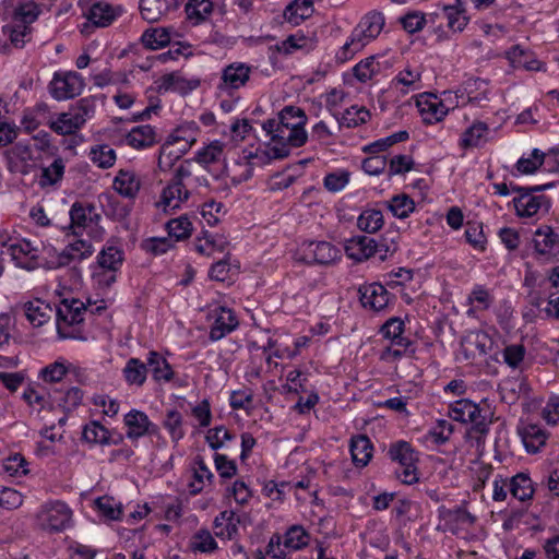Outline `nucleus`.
<instances>
[{
    "mask_svg": "<svg viewBox=\"0 0 559 559\" xmlns=\"http://www.w3.org/2000/svg\"><path fill=\"white\" fill-rule=\"evenodd\" d=\"M307 120V115L301 108L285 106L277 118L264 121L262 129L267 136H273L290 150L306 144L308 140V133L305 130Z\"/></svg>",
    "mask_w": 559,
    "mask_h": 559,
    "instance_id": "1",
    "label": "nucleus"
},
{
    "mask_svg": "<svg viewBox=\"0 0 559 559\" xmlns=\"http://www.w3.org/2000/svg\"><path fill=\"white\" fill-rule=\"evenodd\" d=\"M491 415L488 407L468 399H461L449 405V416L455 421L471 425L468 433L477 440L488 435Z\"/></svg>",
    "mask_w": 559,
    "mask_h": 559,
    "instance_id": "2",
    "label": "nucleus"
},
{
    "mask_svg": "<svg viewBox=\"0 0 559 559\" xmlns=\"http://www.w3.org/2000/svg\"><path fill=\"white\" fill-rule=\"evenodd\" d=\"M389 460L396 464L394 474L404 485H414L419 481V452L405 440L391 442L386 450Z\"/></svg>",
    "mask_w": 559,
    "mask_h": 559,
    "instance_id": "3",
    "label": "nucleus"
},
{
    "mask_svg": "<svg viewBox=\"0 0 559 559\" xmlns=\"http://www.w3.org/2000/svg\"><path fill=\"white\" fill-rule=\"evenodd\" d=\"M551 186V183L534 187L512 186V191L519 193L512 201L516 215L521 218H530L538 216L540 213H547L550 207V199L536 192Z\"/></svg>",
    "mask_w": 559,
    "mask_h": 559,
    "instance_id": "4",
    "label": "nucleus"
},
{
    "mask_svg": "<svg viewBox=\"0 0 559 559\" xmlns=\"http://www.w3.org/2000/svg\"><path fill=\"white\" fill-rule=\"evenodd\" d=\"M95 102L93 98H81L69 111L60 114L49 123L52 131L61 135L74 133L94 116Z\"/></svg>",
    "mask_w": 559,
    "mask_h": 559,
    "instance_id": "5",
    "label": "nucleus"
},
{
    "mask_svg": "<svg viewBox=\"0 0 559 559\" xmlns=\"http://www.w3.org/2000/svg\"><path fill=\"white\" fill-rule=\"evenodd\" d=\"M189 163L180 164L175 170L170 182L163 189L158 205L163 206L165 212L180 209L181 204L189 200L191 190L186 179L191 176Z\"/></svg>",
    "mask_w": 559,
    "mask_h": 559,
    "instance_id": "6",
    "label": "nucleus"
},
{
    "mask_svg": "<svg viewBox=\"0 0 559 559\" xmlns=\"http://www.w3.org/2000/svg\"><path fill=\"white\" fill-rule=\"evenodd\" d=\"M298 260L309 265L330 266L342 258L341 249L332 242L304 241L297 251Z\"/></svg>",
    "mask_w": 559,
    "mask_h": 559,
    "instance_id": "7",
    "label": "nucleus"
},
{
    "mask_svg": "<svg viewBox=\"0 0 559 559\" xmlns=\"http://www.w3.org/2000/svg\"><path fill=\"white\" fill-rule=\"evenodd\" d=\"M72 514V510L66 502L53 500L40 507L37 519L43 528L61 532L70 527Z\"/></svg>",
    "mask_w": 559,
    "mask_h": 559,
    "instance_id": "8",
    "label": "nucleus"
},
{
    "mask_svg": "<svg viewBox=\"0 0 559 559\" xmlns=\"http://www.w3.org/2000/svg\"><path fill=\"white\" fill-rule=\"evenodd\" d=\"M2 247L7 248V252L17 267L34 271L39 266V250L29 240L10 237L2 241Z\"/></svg>",
    "mask_w": 559,
    "mask_h": 559,
    "instance_id": "9",
    "label": "nucleus"
},
{
    "mask_svg": "<svg viewBox=\"0 0 559 559\" xmlns=\"http://www.w3.org/2000/svg\"><path fill=\"white\" fill-rule=\"evenodd\" d=\"M85 86L83 76L75 71H59L49 83L50 95L57 100H66L80 95Z\"/></svg>",
    "mask_w": 559,
    "mask_h": 559,
    "instance_id": "10",
    "label": "nucleus"
},
{
    "mask_svg": "<svg viewBox=\"0 0 559 559\" xmlns=\"http://www.w3.org/2000/svg\"><path fill=\"white\" fill-rule=\"evenodd\" d=\"M533 247L537 261L554 262L559 259V234L548 225L540 226L533 235Z\"/></svg>",
    "mask_w": 559,
    "mask_h": 559,
    "instance_id": "11",
    "label": "nucleus"
},
{
    "mask_svg": "<svg viewBox=\"0 0 559 559\" xmlns=\"http://www.w3.org/2000/svg\"><path fill=\"white\" fill-rule=\"evenodd\" d=\"M253 68L245 62H233L222 69L216 91L231 96L250 80Z\"/></svg>",
    "mask_w": 559,
    "mask_h": 559,
    "instance_id": "12",
    "label": "nucleus"
},
{
    "mask_svg": "<svg viewBox=\"0 0 559 559\" xmlns=\"http://www.w3.org/2000/svg\"><path fill=\"white\" fill-rule=\"evenodd\" d=\"M209 319L212 320L209 338L217 342L235 331L239 321L235 312L225 306H216L209 312Z\"/></svg>",
    "mask_w": 559,
    "mask_h": 559,
    "instance_id": "13",
    "label": "nucleus"
},
{
    "mask_svg": "<svg viewBox=\"0 0 559 559\" xmlns=\"http://www.w3.org/2000/svg\"><path fill=\"white\" fill-rule=\"evenodd\" d=\"M127 427L126 436L131 441H136L145 436H158L159 427L150 420L148 416L138 409H131L123 417Z\"/></svg>",
    "mask_w": 559,
    "mask_h": 559,
    "instance_id": "14",
    "label": "nucleus"
},
{
    "mask_svg": "<svg viewBox=\"0 0 559 559\" xmlns=\"http://www.w3.org/2000/svg\"><path fill=\"white\" fill-rule=\"evenodd\" d=\"M358 293L362 307L373 311L383 310L393 297L382 284L376 282L361 285Z\"/></svg>",
    "mask_w": 559,
    "mask_h": 559,
    "instance_id": "15",
    "label": "nucleus"
},
{
    "mask_svg": "<svg viewBox=\"0 0 559 559\" xmlns=\"http://www.w3.org/2000/svg\"><path fill=\"white\" fill-rule=\"evenodd\" d=\"M416 106L423 120L429 124L440 121L449 112V107L432 93L419 94L416 97Z\"/></svg>",
    "mask_w": 559,
    "mask_h": 559,
    "instance_id": "16",
    "label": "nucleus"
},
{
    "mask_svg": "<svg viewBox=\"0 0 559 559\" xmlns=\"http://www.w3.org/2000/svg\"><path fill=\"white\" fill-rule=\"evenodd\" d=\"M421 75L423 70L420 67L407 64L392 79L390 87L405 96L423 87Z\"/></svg>",
    "mask_w": 559,
    "mask_h": 559,
    "instance_id": "17",
    "label": "nucleus"
},
{
    "mask_svg": "<svg viewBox=\"0 0 559 559\" xmlns=\"http://www.w3.org/2000/svg\"><path fill=\"white\" fill-rule=\"evenodd\" d=\"M86 308L84 304L78 299H64L57 309V329L60 334L69 326L80 324L84 320Z\"/></svg>",
    "mask_w": 559,
    "mask_h": 559,
    "instance_id": "18",
    "label": "nucleus"
},
{
    "mask_svg": "<svg viewBox=\"0 0 559 559\" xmlns=\"http://www.w3.org/2000/svg\"><path fill=\"white\" fill-rule=\"evenodd\" d=\"M94 252V248L90 240L78 239L68 243L64 249L58 253L56 262L51 267H63L73 262H81L90 258Z\"/></svg>",
    "mask_w": 559,
    "mask_h": 559,
    "instance_id": "19",
    "label": "nucleus"
},
{
    "mask_svg": "<svg viewBox=\"0 0 559 559\" xmlns=\"http://www.w3.org/2000/svg\"><path fill=\"white\" fill-rule=\"evenodd\" d=\"M225 144L218 140L212 141L209 145L197 151L193 163H198L207 173H210L215 179L221 177V174H216L212 170V165L223 162L224 169L226 168L225 156H224Z\"/></svg>",
    "mask_w": 559,
    "mask_h": 559,
    "instance_id": "20",
    "label": "nucleus"
},
{
    "mask_svg": "<svg viewBox=\"0 0 559 559\" xmlns=\"http://www.w3.org/2000/svg\"><path fill=\"white\" fill-rule=\"evenodd\" d=\"M495 302V296L485 285L476 284L466 297V316L478 318L480 313L489 310Z\"/></svg>",
    "mask_w": 559,
    "mask_h": 559,
    "instance_id": "21",
    "label": "nucleus"
},
{
    "mask_svg": "<svg viewBox=\"0 0 559 559\" xmlns=\"http://www.w3.org/2000/svg\"><path fill=\"white\" fill-rule=\"evenodd\" d=\"M506 58L514 69H524L526 71H546L545 63L539 61L533 51L524 49L520 45H514L508 51H506Z\"/></svg>",
    "mask_w": 559,
    "mask_h": 559,
    "instance_id": "22",
    "label": "nucleus"
},
{
    "mask_svg": "<svg viewBox=\"0 0 559 559\" xmlns=\"http://www.w3.org/2000/svg\"><path fill=\"white\" fill-rule=\"evenodd\" d=\"M519 436L528 453H537L546 445L549 433L540 425L526 423L518 427Z\"/></svg>",
    "mask_w": 559,
    "mask_h": 559,
    "instance_id": "23",
    "label": "nucleus"
},
{
    "mask_svg": "<svg viewBox=\"0 0 559 559\" xmlns=\"http://www.w3.org/2000/svg\"><path fill=\"white\" fill-rule=\"evenodd\" d=\"M156 83L159 93L177 92L183 95L198 88L200 85L198 79H186L179 72L166 73Z\"/></svg>",
    "mask_w": 559,
    "mask_h": 559,
    "instance_id": "24",
    "label": "nucleus"
},
{
    "mask_svg": "<svg viewBox=\"0 0 559 559\" xmlns=\"http://www.w3.org/2000/svg\"><path fill=\"white\" fill-rule=\"evenodd\" d=\"M82 437L91 444L100 445H117L123 440L122 435L111 433L105 426L96 420H92L84 426Z\"/></svg>",
    "mask_w": 559,
    "mask_h": 559,
    "instance_id": "25",
    "label": "nucleus"
},
{
    "mask_svg": "<svg viewBox=\"0 0 559 559\" xmlns=\"http://www.w3.org/2000/svg\"><path fill=\"white\" fill-rule=\"evenodd\" d=\"M488 94L489 87L487 81L471 78L463 83L456 96L462 98V105L465 103L481 105L483 102L488 100Z\"/></svg>",
    "mask_w": 559,
    "mask_h": 559,
    "instance_id": "26",
    "label": "nucleus"
},
{
    "mask_svg": "<svg viewBox=\"0 0 559 559\" xmlns=\"http://www.w3.org/2000/svg\"><path fill=\"white\" fill-rule=\"evenodd\" d=\"M182 0H140V11L142 17L154 23L159 21L170 11L176 10Z\"/></svg>",
    "mask_w": 559,
    "mask_h": 559,
    "instance_id": "27",
    "label": "nucleus"
},
{
    "mask_svg": "<svg viewBox=\"0 0 559 559\" xmlns=\"http://www.w3.org/2000/svg\"><path fill=\"white\" fill-rule=\"evenodd\" d=\"M376 248V240L367 236H355L344 243V251L347 258L362 262L373 257L372 249Z\"/></svg>",
    "mask_w": 559,
    "mask_h": 559,
    "instance_id": "28",
    "label": "nucleus"
},
{
    "mask_svg": "<svg viewBox=\"0 0 559 559\" xmlns=\"http://www.w3.org/2000/svg\"><path fill=\"white\" fill-rule=\"evenodd\" d=\"M371 41L368 36L360 31L356 25L343 46L336 51L335 60L338 63H345L354 58V56L361 51Z\"/></svg>",
    "mask_w": 559,
    "mask_h": 559,
    "instance_id": "29",
    "label": "nucleus"
},
{
    "mask_svg": "<svg viewBox=\"0 0 559 559\" xmlns=\"http://www.w3.org/2000/svg\"><path fill=\"white\" fill-rule=\"evenodd\" d=\"M371 41L368 36L360 31L356 25L343 46L336 51L335 60L338 63H345L354 58V56L361 51Z\"/></svg>",
    "mask_w": 559,
    "mask_h": 559,
    "instance_id": "30",
    "label": "nucleus"
},
{
    "mask_svg": "<svg viewBox=\"0 0 559 559\" xmlns=\"http://www.w3.org/2000/svg\"><path fill=\"white\" fill-rule=\"evenodd\" d=\"M289 153L288 146L270 136V141L264 148L259 147L254 152H250L247 158L253 160L252 164L254 165H264L272 159L285 158Z\"/></svg>",
    "mask_w": 559,
    "mask_h": 559,
    "instance_id": "31",
    "label": "nucleus"
},
{
    "mask_svg": "<svg viewBox=\"0 0 559 559\" xmlns=\"http://www.w3.org/2000/svg\"><path fill=\"white\" fill-rule=\"evenodd\" d=\"M123 12L121 5H111L108 2H95L88 10L87 19L95 26L106 27L110 25Z\"/></svg>",
    "mask_w": 559,
    "mask_h": 559,
    "instance_id": "32",
    "label": "nucleus"
},
{
    "mask_svg": "<svg viewBox=\"0 0 559 559\" xmlns=\"http://www.w3.org/2000/svg\"><path fill=\"white\" fill-rule=\"evenodd\" d=\"M66 173V162L62 157H56L50 165L40 167L38 186L41 189H57L60 187Z\"/></svg>",
    "mask_w": 559,
    "mask_h": 559,
    "instance_id": "33",
    "label": "nucleus"
},
{
    "mask_svg": "<svg viewBox=\"0 0 559 559\" xmlns=\"http://www.w3.org/2000/svg\"><path fill=\"white\" fill-rule=\"evenodd\" d=\"M147 373L151 372L152 378L156 382H169L173 380L175 372L167 359L158 352L151 350L146 355Z\"/></svg>",
    "mask_w": 559,
    "mask_h": 559,
    "instance_id": "34",
    "label": "nucleus"
},
{
    "mask_svg": "<svg viewBox=\"0 0 559 559\" xmlns=\"http://www.w3.org/2000/svg\"><path fill=\"white\" fill-rule=\"evenodd\" d=\"M441 8V13L436 12L437 16H442L447 20V26L453 32H462L468 24V17L465 14V9L461 0H456L455 4H438Z\"/></svg>",
    "mask_w": 559,
    "mask_h": 559,
    "instance_id": "35",
    "label": "nucleus"
},
{
    "mask_svg": "<svg viewBox=\"0 0 559 559\" xmlns=\"http://www.w3.org/2000/svg\"><path fill=\"white\" fill-rule=\"evenodd\" d=\"M71 227L81 229L96 224L99 215L96 213V207L93 204H83L74 202L69 212Z\"/></svg>",
    "mask_w": 559,
    "mask_h": 559,
    "instance_id": "36",
    "label": "nucleus"
},
{
    "mask_svg": "<svg viewBox=\"0 0 559 559\" xmlns=\"http://www.w3.org/2000/svg\"><path fill=\"white\" fill-rule=\"evenodd\" d=\"M404 321L399 317H392L382 324L380 333L384 338L389 340L392 345L401 348H408L412 345V342L409 338L404 336Z\"/></svg>",
    "mask_w": 559,
    "mask_h": 559,
    "instance_id": "37",
    "label": "nucleus"
},
{
    "mask_svg": "<svg viewBox=\"0 0 559 559\" xmlns=\"http://www.w3.org/2000/svg\"><path fill=\"white\" fill-rule=\"evenodd\" d=\"M114 188L120 195L133 199L140 191L141 181L134 171L121 169L114 180Z\"/></svg>",
    "mask_w": 559,
    "mask_h": 559,
    "instance_id": "38",
    "label": "nucleus"
},
{
    "mask_svg": "<svg viewBox=\"0 0 559 559\" xmlns=\"http://www.w3.org/2000/svg\"><path fill=\"white\" fill-rule=\"evenodd\" d=\"M122 376L128 385L142 388L147 379L146 362L134 357L128 359Z\"/></svg>",
    "mask_w": 559,
    "mask_h": 559,
    "instance_id": "39",
    "label": "nucleus"
},
{
    "mask_svg": "<svg viewBox=\"0 0 559 559\" xmlns=\"http://www.w3.org/2000/svg\"><path fill=\"white\" fill-rule=\"evenodd\" d=\"M128 145L142 150L156 143L155 129L150 124L134 127L126 136Z\"/></svg>",
    "mask_w": 559,
    "mask_h": 559,
    "instance_id": "40",
    "label": "nucleus"
},
{
    "mask_svg": "<svg viewBox=\"0 0 559 559\" xmlns=\"http://www.w3.org/2000/svg\"><path fill=\"white\" fill-rule=\"evenodd\" d=\"M23 310L27 320L34 326H41L48 322L52 312L49 304H46L40 299H34L25 302L23 305Z\"/></svg>",
    "mask_w": 559,
    "mask_h": 559,
    "instance_id": "41",
    "label": "nucleus"
},
{
    "mask_svg": "<svg viewBox=\"0 0 559 559\" xmlns=\"http://www.w3.org/2000/svg\"><path fill=\"white\" fill-rule=\"evenodd\" d=\"M372 443L367 436L358 435L350 440V454L358 467L366 466L372 457Z\"/></svg>",
    "mask_w": 559,
    "mask_h": 559,
    "instance_id": "42",
    "label": "nucleus"
},
{
    "mask_svg": "<svg viewBox=\"0 0 559 559\" xmlns=\"http://www.w3.org/2000/svg\"><path fill=\"white\" fill-rule=\"evenodd\" d=\"M214 9L213 0H188L185 7L187 19L199 25L207 20Z\"/></svg>",
    "mask_w": 559,
    "mask_h": 559,
    "instance_id": "43",
    "label": "nucleus"
},
{
    "mask_svg": "<svg viewBox=\"0 0 559 559\" xmlns=\"http://www.w3.org/2000/svg\"><path fill=\"white\" fill-rule=\"evenodd\" d=\"M384 225V216L381 210L366 207L357 218V226L361 231L374 234Z\"/></svg>",
    "mask_w": 559,
    "mask_h": 559,
    "instance_id": "44",
    "label": "nucleus"
},
{
    "mask_svg": "<svg viewBox=\"0 0 559 559\" xmlns=\"http://www.w3.org/2000/svg\"><path fill=\"white\" fill-rule=\"evenodd\" d=\"M189 549L194 554H213L218 549V544L209 530L197 531L189 540Z\"/></svg>",
    "mask_w": 559,
    "mask_h": 559,
    "instance_id": "45",
    "label": "nucleus"
},
{
    "mask_svg": "<svg viewBox=\"0 0 559 559\" xmlns=\"http://www.w3.org/2000/svg\"><path fill=\"white\" fill-rule=\"evenodd\" d=\"M28 473V462L21 453H12L0 461V474L9 477H22Z\"/></svg>",
    "mask_w": 559,
    "mask_h": 559,
    "instance_id": "46",
    "label": "nucleus"
},
{
    "mask_svg": "<svg viewBox=\"0 0 559 559\" xmlns=\"http://www.w3.org/2000/svg\"><path fill=\"white\" fill-rule=\"evenodd\" d=\"M509 491L520 501L530 500L534 493L533 481L527 474L519 473L509 480Z\"/></svg>",
    "mask_w": 559,
    "mask_h": 559,
    "instance_id": "47",
    "label": "nucleus"
},
{
    "mask_svg": "<svg viewBox=\"0 0 559 559\" xmlns=\"http://www.w3.org/2000/svg\"><path fill=\"white\" fill-rule=\"evenodd\" d=\"M213 477V473L201 457L195 459L192 479L188 483L189 493L192 496L200 493L204 488L205 481H211Z\"/></svg>",
    "mask_w": 559,
    "mask_h": 559,
    "instance_id": "48",
    "label": "nucleus"
},
{
    "mask_svg": "<svg viewBox=\"0 0 559 559\" xmlns=\"http://www.w3.org/2000/svg\"><path fill=\"white\" fill-rule=\"evenodd\" d=\"M386 209L396 218H407L415 211L414 200L405 193L393 195L384 202Z\"/></svg>",
    "mask_w": 559,
    "mask_h": 559,
    "instance_id": "49",
    "label": "nucleus"
},
{
    "mask_svg": "<svg viewBox=\"0 0 559 559\" xmlns=\"http://www.w3.org/2000/svg\"><path fill=\"white\" fill-rule=\"evenodd\" d=\"M88 157L92 163L102 169L110 168L115 165L116 151L108 144H97L90 148Z\"/></svg>",
    "mask_w": 559,
    "mask_h": 559,
    "instance_id": "50",
    "label": "nucleus"
},
{
    "mask_svg": "<svg viewBox=\"0 0 559 559\" xmlns=\"http://www.w3.org/2000/svg\"><path fill=\"white\" fill-rule=\"evenodd\" d=\"M40 14V9L35 0H17L13 11V21L29 25Z\"/></svg>",
    "mask_w": 559,
    "mask_h": 559,
    "instance_id": "51",
    "label": "nucleus"
},
{
    "mask_svg": "<svg viewBox=\"0 0 559 559\" xmlns=\"http://www.w3.org/2000/svg\"><path fill=\"white\" fill-rule=\"evenodd\" d=\"M384 23L385 19L381 12H369L359 21L357 26L368 36V39L372 41L382 32Z\"/></svg>",
    "mask_w": 559,
    "mask_h": 559,
    "instance_id": "52",
    "label": "nucleus"
},
{
    "mask_svg": "<svg viewBox=\"0 0 559 559\" xmlns=\"http://www.w3.org/2000/svg\"><path fill=\"white\" fill-rule=\"evenodd\" d=\"M163 427L167 430L173 442L177 443L185 435L183 417L177 409H168L163 419Z\"/></svg>",
    "mask_w": 559,
    "mask_h": 559,
    "instance_id": "53",
    "label": "nucleus"
},
{
    "mask_svg": "<svg viewBox=\"0 0 559 559\" xmlns=\"http://www.w3.org/2000/svg\"><path fill=\"white\" fill-rule=\"evenodd\" d=\"M3 34L8 36L15 48H23L31 40L32 27L13 21L11 24L3 26Z\"/></svg>",
    "mask_w": 559,
    "mask_h": 559,
    "instance_id": "54",
    "label": "nucleus"
},
{
    "mask_svg": "<svg viewBox=\"0 0 559 559\" xmlns=\"http://www.w3.org/2000/svg\"><path fill=\"white\" fill-rule=\"evenodd\" d=\"M181 157L182 151L176 150V145L171 141L165 140L159 148L157 167L160 171L167 173Z\"/></svg>",
    "mask_w": 559,
    "mask_h": 559,
    "instance_id": "55",
    "label": "nucleus"
},
{
    "mask_svg": "<svg viewBox=\"0 0 559 559\" xmlns=\"http://www.w3.org/2000/svg\"><path fill=\"white\" fill-rule=\"evenodd\" d=\"M370 118L369 111L365 107L352 106L347 108L338 118L340 128H356L366 123Z\"/></svg>",
    "mask_w": 559,
    "mask_h": 559,
    "instance_id": "56",
    "label": "nucleus"
},
{
    "mask_svg": "<svg viewBox=\"0 0 559 559\" xmlns=\"http://www.w3.org/2000/svg\"><path fill=\"white\" fill-rule=\"evenodd\" d=\"M142 43L152 50L160 49L170 43V33L167 28L158 27L147 29L142 34Z\"/></svg>",
    "mask_w": 559,
    "mask_h": 559,
    "instance_id": "57",
    "label": "nucleus"
},
{
    "mask_svg": "<svg viewBox=\"0 0 559 559\" xmlns=\"http://www.w3.org/2000/svg\"><path fill=\"white\" fill-rule=\"evenodd\" d=\"M166 228L171 240L180 241L190 237L192 233V223L187 215H181L168 221Z\"/></svg>",
    "mask_w": 559,
    "mask_h": 559,
    "instance_id": "58",
    "label": "nucleus"
},
{
    "mask_svg": "<svg viewBox=\"0 0 559 559\" xmlns=\"http://www.w3.org/2000/svg\"><path fill=\"white\" fill-rule=\"evenodd\" d=\"M310 535L301 525L290 526L284 537V546L290 550H299L309 544Z\"/></svg>",
    "mask_w": 559,
    "mask_h": 559,
    "instance_id": "59",
    "label": "nucleus"
},
{
    "mask_svg": "<svg viewBox=\"0 0 559 559\" xmlns=\"http://www.w3.org/2000/svg\"><path fill=\"white\" fill-rule=\"evenodd\" d=\"M380 71V66L376 61L374 56H369L360 60L354 68V76L361 83H366L371 80Z\"/></svg>",
    "mask_w": 559,
    "mask_h": 559,
    "instance_id": "60",
    "label": "nucleus"
},
{
    "mask_svg": "<svg viewBox=\"0 0 559 559\" xmlns=\"http://www.w3.org/2000/svg\"><path fill=\"white\" fill-rule=\"evenodd\" d=\"M97 511L107 520L117 521L122 514V506L112 497L103 496L95 500Z\"/></svg>",
    "mask_w": 559,
    "mask_h": 559,
    "instance_id": "61",
    "label": "nucleus"
},
{
    "mask_svg": "<svg viewBox=\"0 0 559 559\" xmlns=\"http://www.w3.org/2000/svg\"><path fill=\"white\" fill-rule=\"evenodd\" d=\"M97 261L100 269L119 270L123 262V252L117 247L103 249Z\"/></svg>",
    "mask_w": 559,
    "mask_h": 559,
    "instance_id": "62",
    "label": "nucleus"
},
{
    "mask_svg": "<svg viewBox=\"0 0 559 559\" xmlns=\"http://www.w3.org/2000/svg\"><path fill=\"white\" fill-rule=\"evenodd\" d=\"M453 433V425L445 420H437L436 425L426 433V439L435 444H444Z\"/></svg>",
    "mask_w": 559,
    "mask_h": 559,
    "instance_id": "63",
    "label": "nucleus"
},
{
    "mask_svg": "<svg viewBox=\"0 0 559 559\" xmlns=\"http://www.w3.org/2000/svg\"><path fill=\"white\" fill-rule=\"evenodd\" d=\"M533 305L538 308L543 319L559 320V294H550L546 301H543L542 298H536Z\"/></svg>",
    "mask_w": 559,
    "mask_h": 559,
    "instance_id": "64",
    "label": "nucleus"
}]
</instances>
